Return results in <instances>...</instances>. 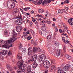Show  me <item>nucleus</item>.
Returning <instances> with one entry per match:
<instances>
[{"label":"nucleus","instance_id":"31","mask_svg":"<svg viewBox=\"0 0 73 73\" xmlns=\"http://www.w3.org/2000/svg\"><path fill=\"white\" fill-rule=\"evenodd\" d=\"M52 37V36L50 35H49L47 36V38L48 40H49V39H50Z\"/></svg>","mask_w":73,"mask_h":73},{"label":"nucleus","instance_id":"35","mask_svg":"<svg viewBox=\"0 0 73 73\" xmlns=\"http://www.w3.org/2000/svg\"><path fill=\"white\" fill-rule=\"evenodd\" d=\"M13 32L14 33L12 34V37H16V33L14 31H13Z\"/></svg>","mask_w":73,"mask_h":73},{"label":"nucleus","instance_id":"15","mask_svg":"<svg viewBox=\"0 0 73 73\" xmlns=\"http://www.w3.org/2000/svg\"><path fill=\"white\" fill-rule=\"evenodd\" d=\"M7 69H8L11 72H12L13 71V68L10 66L9 64H7Z\"/></svg>","mask_w":73,"mask_h":73},{"label":"nucleus","instance_id":"18","mask_svg":"<svg viewBox=\"0 0 73 73\" xmlns=\"http://www.w3.org/2000/svg\"><path fill=\"white\" fill-rule=\"evenodd\" d=\"M23 36L24 38H27V37H28V36H28V35L24 32L23 33Z\"/></svg>","mask_w":73,"mask_h":73},{"label":"nucleus","instance_id":"3","mask_svg":"<svg viewBox=\"0 0 73 73\" xmlns=\"http://www.w3.org/2000/svg\"><path fill=\"white\" fill-rule=\"evenodd\" d=\"M38 61L40 62L44 61L46 59V56L44 54H42L40 56H38Z\"/></svg>","mask_w":73,"mask_h":73},{"label":"nucleus","instance_id":"9","mask_svg":"<svg viewBox=\"0 0 73 73\" xmlns=\"http://www.w3.org/2000/svg\"><path fill=\"white\" fill-rule=\"evenodd\" d=\"M70 67V65L69 64H66L65 66L63 68V70L64 71H66L68 70L69 68Z\"/></svg>","mask_w":73,"mask_h":73},{"label":"nucleus","instance_id":"51","mask_svg":"<svg viewBox=\"0 0 73 73\" xmlns=\"http://www.w3.org/2000/svg\"><path fill=\"white\" fill-rule=\"evenodd\" d=\"M46 23H47V24H50L51 23V22L50 21H47Z\"/></svg>","mask_w":73,"mask_h":73},{"label":"nucleus","instance_id":"23","mask_svg":"<svg viewBox=\"0 0 73 73\" xmlns=\"http://www.w3.org/2000/svg\"><path fill=\"white\" fill-rule=\"evenodd\" d=\"M14 12L16 13H19V9H13Z\"/></svg>","mask_w":73,"mask_h":73},{"label":"nucleus","instance_id":"53","mask_svg":"<svg viewBox=\"0 0 73 73\" xmlns=\"http://www.w3.org/2000/svg\"><path fill=\"white\" fill-rule=\"evenodd\" d=\"M48 70H46L44 73H48Z\"/></svg>","mask_w":73,"mask_h":73},{"label":"nucleus","instance_id":"40","mask_svg":"<svg viewBox=\"0 0 73 73\" xmlns=\"http://www.w3.org/2000/svg\"><path fill=\"white\" fill-rule=\"evenodd\" d=\"M30 31L33 35H35V32H34L32 30H30Z\"/></svg>","mask_w":73,"mask_h":73},{"label":"nucleus","instance_id":"60","mask_svg":"<svg viewBox=\"0 0 73 73\" xmlns=\"http://www.w3.org/2000/svg\"><path fill=\"white\" fill-rule=\"evenodd\" d=\"M37 1H34L33 2V3L35 4L36 3H37Z\"/></svg>","mask_w":73,"mask_h":73},{"label":"nucleus","instance_id":"45","mask_svg":"<svg viewBox=\"0 0 73 73\" xmlns=\"http://www.w3.org/2000/svg\"><path fill=\"white\" fill-rule=\"evenodd\" d=\"M39 32L41 35H42V31L40 30H39Z\"/></svg>","mask_w":73,"mask_h":73},{"label":"nucleus","instance_id":"59","mask_svg":"<svg viewBox=\"0 0 73 73\" xmlns=\"http://www.w3.org/2000/svg\"><path fill=\"white\" fill-rule=\"evenodd\" d=\"M26 21H27V23H29V20H27Z\"/></svg>","mask_w":73,"mask_h":73},{"label":"nucleus","instance_id":"41","mask_svg":"<svg viewBox=\"0 0 73 73\" xmlns=\"http://www.w3.org/2000/svg\"><path fill=\"white\" fill-rule=\"evenodd\" d=\"M19 49H21L23 48V45H22V44H20V45L19 46Z\"/></svg>","mask_w":73,"mask_h":73},{"label":"nucleus","instance_id":"12","mask_svg":"<svg viewBox=\"0 0 73 73\" xmlns=\"http://www.w3.org/2000/svg\"><path fill=\"white\" fill-rule=\"evenodd\" d=\"M22 30V27L21 26H18L16 27V31L18 32H20Z\"/></svg>","mask_w":73,"mask_h":73},{"label":"nucleus","instance_id":"8","mask_svg":"<svg viewBox=\"0 0 73 73\" xmlns=\"http://www.w3.org/2000/svg\"><path fill=\"white\" fill-rule=\"evenodd\" d=\"M15 22L17 25H20L23 23V21L20 19L15 20Z\"/></svg>","mask_w":73,"mask_h":73},{"label":"nucleus","instance_id":"21","mask_svg":"<svg viewBox=\"0 0 73 73\" xmlns=\"http://www.w3.org/2000/svg\"><path fill=\"white\" fill-rule=\"evenodd\" d=\"M66 58L68 60H71V59H72V57H71V56L68 54H66Z\"/></svg>","mask_w":73,"mask_h":73},{"label":"nucleus","instance_id":"42","mask_svg":"<svg viewBox=\"0 0 73 73\" xmlns=\"http://www.w3.org/2000/svg\"><path fill=\"white\" fill-rule=\"evenodd\" d=\"M62 39L63 41H64L65 43H66V40H65V37H63L62 38Z\"/></svg>","mask_w":73,"mask_h":73},{"label":"nucleus","instance_id":"7","mask_svg":"<svg viewBox=\"0 0 73 73\" xmlns=\"http://www.w3.org/2000/svg\"><path fill=\"white\" fill-rule=\"evenodd\" d=\"M7 6L9 8L11 9L15 7V5L14 3H13L12 4H11L10 3H7Z\"/></svg>","mask_w":73,"mask_h":73},{"label":"nucleus","instance_id":"48","mask_svg":"<svg viewBox=\"0 0 73 73\" xmlns=\"http://www.w3.org/2000/svg\"><path fill=\"white\" fill-rule=\"evenodd\" d=\"M62 10V12H65V13H66V14H68V13L66 12L65 11V9H63Z\"/></svg>","mask_w":73,"mask_h":73},{"label":"nucleus","instance_id":"49","mask_svg":"<svg viewBox=\"0 0 73 73\" xmlns=\"http://www.w3.org/2000/svg\"><path fill=\"white\" fill-rule=\"evenodd\" d=\"M27 38V39L28 40H31V38L30 36H28Z\"/></svg>","mask_w":73,"mask_h":73},{"label":"nucleus","instance_id":"27","mask_svg":"<svg viewBox=\"0 0 73 73\" xmlns=\"http://www.w3.org/2000/svg\"><path fill=\"white\" fill-rule=\"evenodd\" d=\"M55 68V66H52L51 67V69H50V70L51 72H52L53 70L54 69V68Z\"/></svg>","mask_w":73,"mask_h":73},{"label":"nucleus","instance_id":"30","mask_svg":"<svg viewBox=\"0 0 73 73\" xmlns=\"http://www.w3.org/2000/svg\"><path fill=\"white\" fill-rule=\"evenodd\" d=\"M32 61H33V60L30 58H29L28 59V62H29V63L31 62Z\"/></svg>","mask_w":73,"mask_h":73},{"label":"nucleus","instance_id":"5","mask_svg":"<svg viewBox=\"0 0 73 73\" xmlns=\"http://www.w3.org/2000/svg\"><path fill=\"white\" fill-rule=\"evenodd\" d=\"M47 49L49 52L51 54H52V53H53L54 52V51H55V48H52L50 50V46L49 45H48L47 46Z\"/></svg>","mask_w":73,"mask_h":73},{"label":"nucleus","instance_id":"36","mask_svg":"<svg viewBox=\"0 0 73 73\" xmlns=\"http://www.w3.org/2000/svg\"><path fill=\"white\" fill-rule=\"evenodd\" d=\"M42 0H40L37 2V4H41L42 3Z\"/></svg>","mask_w":73,"mask_h":73},{"label":"nucleus","instance_id":"14","mask_svg":"<svg viewBox=\"0 0 73 73\" xmlns=\"http://www.w3.org/2000/svg\"><path fill=\"white\" fill-rule=\"evenodd\" d=\"M32 51H33L32 48L31 47H29L28 48V54L29 55H30L31 54V53L32 52Z\"/></svg>","mask_w":73,"mask_h":73},{"label":"nucleus","instance_id":"63","mask_svg":"<svg viewBox=\"0 0 73 73\" xmlns=\"http://www.w3.org/2000/svg\"><path fill=\"white\" fill-rule=\"evenodd\" d=\"M30 8H31L30 7H26V9H27V10H29Z\"/></svg>","mask_w":73,"mask_h":73},{"label":"nucleus","instance_id":"2","mask_svg":"<svg viewBox=\"0 0 73 73\" xmlns=\"http://www.w3.org/2000/svg\"><path fill=\"white\" fill-rule=\"evenodd\" d=\"M17 65L18 66L19 68V69L17 71V73H23L22 71L23 72H25V69L27 68V67L25 64L22 63L21 61H19L17 62ZM21 69L22 71L21 70Z\"/></svg>","mask_w":73,"mask_h":73},{"label":"nucleus","instance_id":"22","mask_svg":"<svg viewBox=\"0 0 73 73\" xmlns=\"http://www.w3.org/2000/svg\"><path fill=\"white\" fill-rule=\"evenodd\" d=\"M17 58H18V60H19V61H21L22 60V57L19 55H17Z\"/></svg>","mask_w":73,"mask_h":73},{"label":"nucleus","instance_id":"61","mask_svg":"<svg viewBox=\"0 0 73 73\" xmlns=\"http://www.w3.org/2000/svg\"><path fill=\"white\" fill-rule=\"evenodd\" d=\"M32 24H33V23H32V22H30V25H32Z\"/></svg>","mask_w":73,"mask_h":73},{"label":"nucleus","instance_id":"24","mask_svg":"<svg viewBox=\"0 0 73 73\" xmlns=\"http://www.w3.org/2000/svg\"><path fill=\"white\" fill-rule=\"evenodd\" d=\"M54 44L56 46H58L60 45V44L57 41H56L54 42Z\"/></svg>","mask_w":73,"mask_h":73},{"label":"nucleus","instance_id":"39","mask_svg":"<svg viewBox=\"0 0 73 73\" xmlns=\"http://www.w3.org/2000/svg\"><path fill=\"white\" fill-rule=\"evenodd\" d=\"M67 33L69 35H71V31H70L69 30H67Z\"/></svg>","mask_w":73,"mask_h":73},{"label":"nucleus","instance_id":"20","mask_svg":"<svg viewBox=\"0 0 73 73\" xmlns=\"http://www.w3.org/2000/svg\"><path fill=\"white\" fill-rule=\"evenodd\" d=\"M27 71L29 73L31 72V66H29L27 68Z\"/></svg>","mask_w":73,"mask_h":73},{"label":"nucleus","instance_id":"4","mask_svg":"<svg viewBox=\"0 0 73 73\" xmlns=\"http://www.w3.org/2000/svg\"><path fill=\"white\" fill-rule=\"evenodd\" d=\"M43 65L45 68H48L50 66V64L48 60L44 61L43 63Z\"/></svg>","mask_w":73,"mask_h":73},{"label":"nucleus","instance_id":"46","mask_svg":"<svg viewBox=\"0 0 73 73\" xmlns=\"http://www.w3.org/2000/svg\"><path fill=\"white\" fill-rule=\"evenodd\" d=\"M34 43L35 44V45H36L37 44V41L36 40H35V41Z\"/></svg>","mask_w":73,"mask_h":73},{"label":"nucleus","instance_id":"1","mask_svg":"<svg viewBox=\"0 0 73 73\" xmlns=\"http://www.w3.org/2000/svg\"><path fill=\"white\" fill-rule=\"evenodd\" d=\"M17 40V38L16 37L12 36L10 38V40H8L7 41H3L2 40H1V43L2 44H4L2 46V47L5 48H9L12 47L13 44L12 42H15Z\"/></svg>","mask_w":73,"mask_h":73},{"label":"nucleus","instance_id":"47","mask_svg":"<svg viewBox=\"0 0 73 73\" xmlns=\"http://www.w3.org/2000/svg\"><path fill=\"white\" fill-rule=\"evenodd\" d=\"M65 9L67 11H68V10L69 9V8L68 7H65Z\"/></svg>","mask_w":73,"mask_h":73},{"label":"nucleus","instance_id":"25","mask_svg":"<svg viewBox=\"0 0 73 73\" xmlns=\"http://www.w3.org/2000/svg\"><path fill=\"white\" fill-rule=\"evenodd\" d=\"M60 50H57V52L56 53V54L57 56H59L60 55Z\"/></svg>","mask_w":73,"mask_h":73},{"label":"nucleus","instance_id":"34","mask_svg":"<svg viewBox=\"0 0 73 73\" xmlns=\"http://www.w3.org/2000/svg\"><path fill=\"white\" fill-rule=\"evenodd\" d=\"M58 13H63V12H62V10H59L58 11Z\"/></svg>","mask_w":73,"mask_h":73},{"label":"nucleus","instance_id":"56","mask_svg":"<svg viewBox=\"0 0 73 73\" xmlns=\"http://www.w3.org/2000/svg\"><path fill=\"white\" fill-rule=\"evenodd\" d=\"M32 21L33 22H36V20L33 19H32Z\"/></svg>","mask_w":73,"mask_h":73},{"label":"nucleus","instance_id":"16","mask_svg":"<svg viewBox=\"0 0 73 73\" xmlns=\"http://www.w3.org/2000/svg\"><path fill=\"white\" fill-rule=\"evenodd\" d=\"M37 55H33L32 56V59L34 61H36V60H37Z\"/></svg>","mask_w":73,"mask_h":73},{"label":"nucleus","instance_id":"55","mask_svg":"<svg viewBox=\"0 0 73 73\" xmlns=\"http://www.w3.org/2000/svg\"><path fill=\"white\" fill-rule=\"evenodd\" d=\"M59 32H60V33H62V30L61 29H60L59 30Z\"/></svg>","mask_w":73,"mask_h":73},{"label":"nucleus","instance_id":"28","mask_svg":"<svg viewBox=\"0 0 73 73\" xmlns=\"http://www.w3.org/2000/svg\"><path fill=\"white\" fill-rule=\"evenodd\" d=\"M58 72L59 73H66L65 72H63L62 69H60V70H58Z\"/></svg>","mask_w":73,"mask_h":73},{"label":"nucleus","instance_id":"6","mask_svg":"<svg viewBox=\"0 0 73 73\" xmlns=\"http://www.w3.org/2000/svg\"><path fill=\"white\" fill-rule=\"evenodd\" d=\"M8 53V51L7 50H3L1 52H0V55L1 56H5Z\"/></svg>","mask_w":73,"mask_h":73},{"label":"nucleus","instance_id":"37","mask_svg":"<svg viewBox=\"0 0 73 73\" xmlns=\"http://www.w3.org/2000/svg\"><path fill=\"white\" fill-rule=\"evenodd\" d=\"M66 46H64L63 47V50L64 52H66Z\"/></svg>","mask_w":73,"mask_h":73},{"label":"nucleus","instance_id":"57","mask_svg":"<svg viewBox=\"0 0 73 73\" xmlns=\"http://www.w3.org/2000/svg\"><path fill=\"white\" fill-rule=\"evenodd\" d=\"M24 31H25V32H26L27 31V28H25L23 29Z\"/></svg>","mask_w":73,"mask_h":73},{"label":"nucleus","instance_id":"44","mask_svg":"<svg viewBox=\"0 0 73 73\" xmlns=\"http://www.w3.org/2000/svg\"><path fill=\"white\" fill-rule=\"evenodd\" d=\"M38 12L39 13H42V9H40L38 10Z\"/></svg>","mask_w":73,"mask_h":73},{"label":"nucleus","instance_id":"11","mask_svg":"<svg viewBox=\"0 0 73 73\" xmlns=\"http://www.w3.org/2000/svg\"><path fill=\"white\" fill-rule=\"evenodd\" d=\"M51 1L52 0H44L42 3V4L45 5V4H47L48 3H50Z\"/></svg>","mask_w":73,"mask_h":73},{"label":"nucleus","instance_id":"50","mask_svg":"<svg viewBox=\"0 0 73 73\" xmlns=\"http://www.w3.org/2000/svg\"><path fill=\"white\" fill-rule=\"evenodd\" d=\"M55 32H58V29H57V27H55Z\"/></svg>","mask_w":73,"mask_h":73},{"label":"nucleus","instance_id":"32","mask_svg":"<svg viewBox=\"0 0 73 73\" xmlns=\"http://www.w3.org/2000/svg\"><path fill=\"white\" fill-rule=\"evenodd\" d=\"M69 3V2L68 0H66L64 2V4H68Z\"/></svg>","mask_w":73,"mask_h":73},{"label":"nucleus","instance_id":"64","mask_svg":"<svg viewBox=\"0 0 73 73\" xmlns=\"http://www.w3.org/2000/svg\"><path fill=\"white\" fill-rule=\"evenodd\" d=\"M54 62V60H52L51 61V63L52 64H53V62Z\"/></svg>","mask_w":73,"mask_h":73},{"label":"nucleus","instance_id":"29","mask_svg":"<svg viewBox=\"0 0 73 73\" xmlns=\"http://www.w3.org/2000/svg\"><path fill=\"white\" fill-rule=\"evenodd\" d=\"M46 27H41V29L42 31H45L46 30Z\"/></svg>","mask_w":73,"mask_h":73},{"label":"nucleus","instance_id":"13","mask_svg":"<svg viewBox=\"0 0 73 73\" xmlns=\"http://www.w3.org/2000/svg\"><path fill=\"white\" fill-rule=\"evenodd\" d=\"M68 23L70 25H73V18L70 19L68 20Z\"/></svg>","mask_w":73,"mask_h":73},{"label":"nucleus","instance_id":"19","mask_svg":"<svg viewBox=\"0 0 73 73\" xmlns=\"http://www.w3.org/2000/svg\"><path fill=\"white\" fill-rule=\"evenodd\" d=\"M62 25L64 27V29L66 31V30H68V28L67 27L65 23H63Z\"/></svg>","mask_w":73,"mask_h":73},{"label":"nucleus","instance_id":"52","mask_svg":"<svg viewBox=\"0 0 73 73\" xmlns=\"http://www.w3.org/2000/svg\"><path fill=\"white\" fill-rule=\"evenodd\" d=\"M35 25H36L37 26H38V22H35Z\"/></svg>","mask_w":73,"mask_h":73},{"label":"nucleus","instance_id":"26","mask_svg":"<svg viewBox=\"0 0 73 73\" xmlns=\"http://www.w3.org/2000/svg\"><path fill=\"white\" fill-rule=\"evenodd\" d=\"M22 50L23 53H25L26 52L27 49L26 48H22Z\"/></svg>","mask_w":73,"mask_h":73},{"label":"nucleus","instance_id":"54","mask_svg":"<svg viewBox=\"0 0 73 73\" xmlns=\"http://www.w3.org/2000/svg\"><path fill=\"white\" fill-rule=\"evenodd\" d=\"M33 42H34L33 40H32L31 41V44H33Z\"/></svg>","mask_w":73,"mask_h":73},{"label":"nucleus","instance_id":"43","mask_svg":"<svg viewBox=\"0 0 73 73\" xmlns=\"http://www.w3.org/2000/svg\"><path fill=\"white\" fill-rule=\"evenodd\" d=\"M41 25L42 26V27H45V26L46 25L44 23L42 24Z\"/></svg>","mask_w":73,"mask_h":73},{"label":"nucleus","instance_id":"38","mask_svg":"<svg viewBox=\"0 0 73 73\" xmlns=\"http://www.w3.org/2000/svg\"><path fill=\"white\" fill-rule=\"evenodd\" d=\"M8 56H11L12 55V52L11 51H9L8 53Z\"/></svg>","mask_w":73,"mask_h":73},{"label":"nucleus","instance_id":"58","mask_svg":"<svg viewBox=\"0 0 73 73\" xmlns=\"http://www.w3.org/2000/svg\"><path fill=\"white\" fill-rule=\"evenodd\" d=\"M29 30L27 32H26V34H29Z\"/></svg>","mask_w":73,"mask_h":73},{"label":"nucleus","instance_id":"17","mask_svg":"<svg viewBox=\"0 0 73 73\" xmlns=\"http://www.w3.org/2000/svg\"><path fill=\"white\" fill-rule=\"evenodd\" d=\"M38 66V64L36 62H35L33 63V68H36Z\"/></svg>","mask_w":73,"mask_h":73},{"label":"nucleus","instance_id":"62","mask_svg":"<svg viewBox=\"0 0 73 73\" xmlns=\"http://www.w3.org/2000/svg\"><path fill=\"white\" fill-rule=\"evenodd\" d=\"M52 27H55V26L56 25H55V24L54 23V24H52Z\"/></svg>","mask_w":73,"mask_h":73},{"label":"nucleus","instance_id":"33","mask_svg":"<svg viewBox=\"0 0 73 73\" xmlns=\"http://www.w3.org/2000/svg\"><path fill=\"white\" fill-rule=\"evenodd\" d=\"M4 32H5V34L6 35V36H9L8 33V32H7V31H5Z\"/></svg>","mask_w":73,"mask_h":73},{"label":"nucleus","instance_id":"10","mask_svg":"<svg viewBox=\"0 0 73 73\" xmlns=\"http://www.w3.org/2000/svg\"><path fill=\"white\" fill-rule=\"evenodd\" d=\"M33 51L34 52H41V50L39 47H34Z\"/></svg>","mask_w":73,"mask_h":73}]
</instances>
